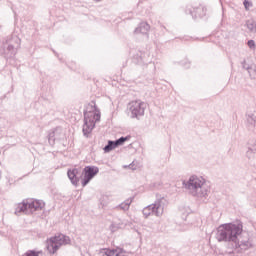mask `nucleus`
Returning a JSON list of instances; mask_svg holds the SVG:
<instances>
[{"mask_svg": "<svg viewBox=\"0 0 256 256\" xmlns=\"http://www.w3.org/2000/svg\"><path fill=\"white\" fill-rule=\"evenodd\" d=\"M241 233H243V224H221L217 228L216 239L219 243H226L228 253H233L237 249L247 251L251 247V242L240 240Z\"/></svg>", "mask_w": 256, "mask_h": 256, "instance_id": "1", "label": "nucleus"}, {"mask_svg": "<svg viewBox=\"0 0 256 256\" xmlns=\"http://www.w3.org/2000/svg\"><path fill=\"white\" fill-rule=\"evenodd\" d=\"M99 173V168L97 166H86L83 171L81 168H74L72 170H68L67 175L70 179L72 185H77L79 183V179H82V187H87L91 180Z\"/></svg>", "mask_w": 256, "mask_h": 256, "instance_id": "2", "label": "nucleus"}, {"mask_svg": "<svg viewBox=\"0 0 256 256\" xmlns=\"http://www.w3.org/2000/svg\"><path fill=\"white\" fill-rule=\"evenodd\" d=\"M183 185H185V188L188 189L190 195H193V197L207 199L209 188H207L203 179L197 176H191Z\"/></svg>", "mask_w": 256, "mask_h": 256, "instance_id": "3", "label": "nucleus"}, {"mask_svg": "<svg viewBox=\"0 0 256 256\" xmlns=\"http://www.w3.org/2000/svg\"><path fill=\"white\" fill-rule=\"evenodd\" d=\"M71 238L65 234H57L46 242V248L52 255H55L62 245H69Z\"/></svg>", "mask_w": 256, "mask_h": 256, "instance_id": "4", "label": "nucleus"}, {"mask_svg": "<svg viewBox=\"0 0 256 256\" xmlns=\"http://www.w3.org/2000/svg\"><path fill=\"white\" fill-rule=\"evenodd\" d=\"M167 200H165L164 197L157 196V200L154 204L146 206L142 213L144 217H149L150 215H155L156 217H161L163 215V211H165V203Z\"/></svg>", "mask_w": 256, "mask_h": 256, "instance_id": "5", "label": "nucleus"}, {"mask_svg": "<svg viewBox=\"0 0 256 256\" xmlns=\"http://www.w3.org/2000/svg\"><path fill=\"white\" fill-rule=\"evenodd\" d=\"M147 109V103L136 100L128 103L127 105V113L128 117L131 119H139L145 115V110Z\"/></svg>", "mask_w": 256, "mask_h": 256, "instance_id": "6", "label": "nucleus"}, {"mask_svg": "<svg viewBox=\"0 0 256 256\" xmlns=\"http://www.w3.org/2000/svg\"><path fill=\"white\" fill-rule=\"evenodd\" d=\"M43 207H45V203L39 200H28L26 202L23 201L16 207L15 215H19V213L27 214L29 211H39V209H42Z\"/></svg>", "mask_w": 256, "mask_h": 256, "instance_id": "7", "label": "nucleus"}, {"mask_svg": "<svg viewBox=\"0 0 256 256\" xmlns=\"http://www.w3.org/2000/svg\"><path fill=\"white\" fill-rule=\"evenodd\" d=\"M97 111V106L91 105V110L90 111H84V121H88L89 123H95V121H100L101 119V114L96 113Z\"/></svg>", "mask_w": 256, "mask_h": 256, "instance_id": "8", "label": "nucleus"}, {"mask_svg": "<svg viewBox=\"0 0 256 256\" xmlns=\"http://www.w3.org/2000/svg\"><path fill=\"white\" fill-rule=\"evenodd\" d=\"M246 157L250 162V165H253V167H256V141L249 142V147L246 152Z\"/></svg>", "mask_w": 256, "mask_h": 256, "instance_id": "9", "label": "nucleus"}, {"mask_svg": "<svg viewBox=\"0 0 256 256\" xmlns=\"http://www.w3.org/2000/svg\"><path fill=\"white\" fill-rule=\"evenodd\" d=\"M150 29H151V26H149L147 22H141L139 26L134 30V33L136 35H138V33H141L142 35H147Z\"/></svg>", "mask_w": 256, "mask_h": 256, "instance_id": "10", "label": "nucleus"}, {"mask_svg": "<svg viewBox=\"0 0 256 256\" xmlns=\"http://www.w3.org/2000/svg\"><path fill=\"white\" fill-rule=\"evenodd\" d=\"M246 122L248 127H250V129H253L256 127V116L253 114V112H247Z\"/></svg>", "mask_w": 256, "mask_h": 256, "instance_id": "11", "label": "nucleus"}, {"mask_svg": "<svg viewBox=\"0 0 256 256\" xmlns=\"http://www.w3.org/2000/svg\"><path fill=\"white\" fill-rule=\"evenodd\" d=\"M125 227V224H123V221L121 219L113 220L112 224L110 225V231L112 233H115V231H119V229H123Z\"/></svg>", "mask_w": 256, "mask_h": 256, "instance_id": "12", "label": "nucleus"}, {"mask_svg": "<svg viewBox=\"0 0 256 256\" xmlns=\"http://www.w3.org/2000/svg\"><path fill=\"white\" fill-rule=\"evenodd\" d=\"M95 127V123L89 122L87 120H84V125H83V133L85 136L89 135L91 131H93V128Z\"/></svg>", "mask_w": 256, "mask_h": 256, "instance_id": "13", "label": "nucleus"}, {"mask_svg": "<svg viewBox=\"0 0 256 256\" xmlns=\"http://www.w3.org/2000/svg\"><path fill=\"white\" fill-rule=\"evenodd\" d=\"M117 142L110 140L108 141L107 145L104 147V153H110L113 149H117Z\"/></svg>", "mask_w": 256, "mask_h": 256, "instance_id": "14", "label": "nucleus"}, {"mask_svg": "<svg viewBox=\"0 0 256 256\" xmlns=\"http://www.w3.org/2000/svg\"><path fill=\"white\" fill-rule=\"evenodd\" d=\"M131 203H133V198L127 199L123 203H121L118 207L122 211H129V207L131 206Z\"/></svg>", "mask_w": 256, "mask_h": 256, "instance_id": "15", "label": "nucleus"}, {"mask_svg": "<svg viewBox=\"0 0 256 256\" xmlns=\"http://www.w3.org/2000/svg\"><path fill=\"white\" fill-rule=\"evenodd\" d=\"M100 255H102V256H115V250L104 248L100 251Z\"/></svg>", "mask_w": 256, "mask_h": 256, "instance_id": "16", "label": "nucleus"}, {"mask_svg": "<svg viewBox=\"0 0 256 256\" xmlns=\"http://www.w3.org/2000/svg\"><path fill=\"white\" fill-rule=\"evenodd\" d=\"M246 26H247V29H249V31H251L252 33H256L255 21H253V20H248V21L246 22Z\"/></svg>", "mask_w": 256, "mask_h": 256, "instance_id": "17", "label": "nucleus"}, {"mask_svg": "<svg viewBox=\"0 0 256 256\" xmlns=\"http://www.w3.org/2000/svg\"><path fill=\"white\" fill-rule=\"evenodd\" d=\"M13 39H14L16 45L9 44V45H8V51H13L16 47H19V45H20V43H21V40H20L19 38L14 37Z\"/></svg>", "mask_w": 256, "mask_h": 256, "instance_id": "18", "label": "nucleus"}, {"mask_svg": "<svg viewBox=\"0 0 256 256\" xmlns=\"http://www.w3.org/2000/svg\"><path fill=\"white\" fill-rule=\"evenodd\" d=\"M129 139H131V136H126V137L122 136L119 139L115 140L116 145L119 147V146L123 145V143H125V141H129Z\"/></svg>", "mask_w": 256, "mask_h": 256, "instance_id": "19", "label": "nucleus"}, {"mask_svg": "<svg viewBox=\"0 0 256 256\" xmlns=\"http://www.w3.org/2000/svg\"><path fill=\"white\" fill-rule=\"evenodd\" d=\"M48 141H49L50 145H55V132H51L48 135Z\"/></svg>", "mask_w": 256, "mask_h": 256, "instance_id": "20", "label": "nucleus"}, {"mask_svg": "<svg viewBox=\"0 0 256 256\" xmlns=\"http://www.w3.org/2000/svg\"><path fill=\"white\" fill-rule=\"evenodd\" d=\"M246 69H247V71H248L250 77H251L252 79H256V71H255V69H253V68H251V67H247Z\"/></svg>", "mask_w": 256, "mask_h": 256, "instance_id": "21", "label": "nucleus"}, {"mask_svg": "<svg viewBox=\"0 0 256 256\" xmlns=\"http://www.w3.org/2000/svg\"><path fill=\"white\" fill-rule=\"evenodd\" d=\"M243 5H244L246 11H249V8L253 7V3L249 0H244Z\"/></svg>", "mask_w": 256, "mask_h": 256, "instance_id": "22", "label": "nucleus"}, {"mask_svg": "<svg viewBox=\"0 0 256 256\" xmlns=\"http://www.w3.org/2000/svg\"><path fill=\"white\" fill-rule=\"evenodd\" d=\"M114 253H115V256H121L123 255V253H125V250L123 248L117 247L116 249H114Z\"/></svg>", "mask_w": 256, "mask_h": 256, "instance_id": "23", "label": "nucleus"}, {"mask_svg": "<svg viewBox=\"0 0 256 256\" xmlns=\"http://www.w3.org/2000/svg\"><path fill=\"white\" fill-rule=\"evenodd\" d=\"M247 45L250 49H255V41L254 40H249Z\"/></svg>", "mask_w": 256, "mask_h": 256, "instance_id": "24", "label": "nucleus"}, {"mask_svg": "<svg viewBox=\"0 0 256 256\" xmlns=\"http://www.w3.org/2000/svg\"><path fill=\"white\" fill-rule=\"evenodd\" d=\"M201 10H202L203 14L200 15V17H203V16L207 13V8L202 7V8H198V9H197V11H201Z\"/></svg>", "mask_w": 256, "mask_h": 256, "instance_id": "25", "label": "nucleus"}, {"mask_svg": "<svg viewBox=\"0 0 256 256\" xmlns=\"http://www.w3.org/2000/svg\"><path fill=\"white\" fill-rule=\"evenodd\" d=\"M128 167L129 169H132V171H135L137 169V166H135V162H132Z\"/></svg>", "mask_w": 256, "mask_h": 256, "instance_id": "26", "label": "nucleus"}, {"mask_svg": "<svg viewBox=\"0 0 256 256\" xmlns=\"http://www.w3.org/2000/svg\"><path fill=\"white\" fill-rule=\"evenodd\" d=\"M247 67H249V66L243 65V69H246V71H247Z\"/></svg>", "mask_w": 256, "mask_h": 256, "instance_id": "27", "label": "nucleus"}, {"mask_svg": "<svg viewBox=\"0 0 256 256\" xmlns=\"http://www.w3.org/2000/svg\"><path fill=\"white\" fill-rule=\"evenodd\" d=\"M94 1H101V0H94Z\"/></svg>", "mask_w": 256, "mask_h": 256, "instance_id": "28", "label": "nucleus"}]
</instances>
